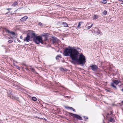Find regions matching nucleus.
I'll return each instance as SVG.
<instances>
[{
	"label": "nucleus",
	"instance_id": "nucleus-1",
	"mask_svg": "<svg viewBox=\"0 0 123 123\" xmlns=\"http://www.w3.org/2000/svg\"><path fill=\"white\" fill-rule=\"evenodd\" d=\"M64 53L65 55L70 56L72 60V63L74 64L79 63L83 64L86 62V58L83 55L79 52L74 49H66Z\"/></svg>",
	"mask_w": 123,
	"mask_h": 123
},
{
	"label": "nucleus",
	"instance_id": "nucleus-2",
	"mask_svg": "<svg viewBox=\"0 0 123 123\" xmlns=\"http://www.w3.org/2000/svg\"><path fill=\"white\" fill-rule=\"evenodd\" d=\"M34 41L37 44H38L40 43H43L42 38L41 37L39 36L34 37L33 38Z\"/></svg>",
	"mask_w": 123,
	"mask_h": 123
},
{
	"label": "nucleus",
	"instance_id": "nucleus-3",
	"mask_svg": "<svg viewBox=\"0 0 123 123\" xmlns=\"http://www.w3.org/2000/svg\"><path fill=\"white\" fill-rule=\"evenodd\" d=\"M28 36H29L30 37L32 38L33 37H35V33L33 31H31L27 34Z\"/></svg>",
	"mask_w": 123,
	"mask_h": 123
},
{
	"label": "nucleus",
	"instance_id": "nucleus-4",
	"mask_svg": "<svg viewBox=\"0 0 123 123\" xmlns=\"http://www.w3.org/2000/svg\"><path fill=\"white\" fill-rule=\"evenodd\" d=\"M90 67L91 68V69L93 71H96L98 68V66L92 64Z\"/></svg>",
	"mask_w": 123,
	"mask_h": 123
},
{
	"label": "nucleus",
	"instance_id": "nucleus-5",
	"mask_svg": "<svg viewBox=\"0 0 123 123\" xmlns=\"http://www.w3.org/2000/svg\"><path fill=\"white\" fill-rule=\"evenodd\" d=\"M30 37L28 36V35H27V36L25 37V38L24 39V41H26L27 42H29L30 40Z\"/></svg>",
	"mask_w": 123,
	"mask_h": 123
},
{
	"label": "nucleus",
	"instance_id": "nucleus-6",
	"mask_svg": "<svg viewBox=\"0 0 123 123\" xmlns=\"http://www.w3.org/2000/svg\"><path fill=\"white\" fill-rule=\"evenodd\" d=\"M28 18V17L27 16H25L22 18L20 20L22 21H26V20Z\"/></svg>",
	"mask_w": 123,
	"mask_h": 123
},
{
	"label": "nucleus",
	"instance_id": "nucleus-7",
	"mask_svg": "<svg viewBox=\"0 0 123 123\" xmlns=\"http://www.w3.org/2000/svg\"><path fill=\"white\" fill-rule=\"evenodd\" d=\"M74 117L80 120H81V117L78 115L76 114L75 115H74Z\"/></svg>",
	"mask_w": 123,
	"mask_h": 123
},
{
	"label": "nucleus",
	"instance_id": "nucleus-8",
	"mask_svg": "<svg viewBox=\"0 0 123 123\" xmlns=\"http://www.w3.org/2000/svg\"><path fill=\"white\" fill-rule=\"evenodd\" d=\"M110 122H112L114 123L115 122V121L114 118H112V117H110V119L109 120Z\"/></svg>",
	"mask_w": 123,
	"mask_h": 123
},
{
	"label": "nucleus",
	"instance_id": "nucleus-9",
	"mask_svg": "<svg viewBox=\"0 0 123 123\" xmlns=\"http://www.w3.org/2000/svg\"><path fill=\"white\" fill-rule=\"evenodd\" d=\"M62 24L64 26V27H66L68 26V24L66 22H62Z\"/></svg>",
	"mask_w": 123,
	"mask_h": 123
},
{
	"label": "nucleus",
	"instance_id": "nucleus-10",
	"mask_svg": "<svg viewBox=\"0 0 123 123\" xmlns=\"http://www.w3.org/2000/svg\"><path fill=\"white\" fill-rule=\"evenodd\" d=\"M17 1L15 2L11 6L16 7L17 6Z\"/></svg>",
	"mask_w": 123,
	"mask_h": 123
},
{
	"label": "nucleus",
	"instance_id": "nucleus-11",
	"mask_svg": "<svg viewBox=\"0 0 123 123\" xmlns=\"http://www.w3.org/2000/svg\"><path fill=\"white\" fill-rule=\"evenodd\" d=\"M97 35H98L99 34H103L100 31H99L98 30L96 32V33Z\"/></svg>",
	"mask_w": 123,
	"mask_h": 123
},
{
	"label": "nucleus",
	"instance_id": "nucleus-12",
	"mask_svg": "<svg viewBox=\"0 0 123 123\" xmlns=\"http://www.w3.org/2000/svg\"><path fill=\"white\" fill-rule=\"evenodd\" d=\"M113 83L117 85L119 83V82L117 80H114L113 81Z\"/></svg>",
	"mask_w": 123,
	"mask_h": 123
},
{
	"label": "nucleus",
	"instance_id": "nucleus-13",
	"mask_svg": "<svg viewBox=\"0 0 123 123\" xmlns=\"http://www.w3.org/2000/svg\"><path fill=\"white\" fill-rule=\"evenodd\" d=\"M111 85L112 87H113L114 88H116V86H115V85L114 84V83H112L111 84Z\"/></svg>",
	"mask_w": 123,
	"mask_h": 123
},
{
	"label": "nucleus",
	"instance_id": "nucleus-14",
	"mask_svg": "<svg viewBox=\"0 0 123 123\" xmlns=\"http://www.w3.org/2000/svg\"><path fill=\"white\" fill-rule=\"evenodd\" d=\"M29 69L31 71L34 73H35V70L33 68H29Z\"/></svg>",
	"mask_w": 123,
	"mask_h": 123
},
{
	"label": "nucleus",
	"instance_id": "nucleus-15",
	"mask_svg": "<svg viewBox=\"0 0 123 123\" xmlns=\"http://www.w3.org/2000/svg\"><path fill=\"white\" fill-rule=\"evenodd\" d=\"M61 57V55H58L56 57V59H59V57Z\"/></svg>",
	"mask_w": 123,
	"mask_h": 123
},
{
	"label": "nucleus",
	"instance_id": "nucleus-16",
	"mask_svg": "<svg viewBox=\"0 0 123 123\" xmlns=\"http://www.w3.org/2000/svg\"><path fill=\"white\" fill-rule=\"evenodd\" d=\"M98 16L97 15H95L94 16L93 18L95 19H96L98 18Z\"/></svg>",
	"mask_w": 123,
	"mask_h": 123
},
{
	"label": "nucleus",
	"instance_id": "nucleus-17",
	"mask_svg": "<svg viewBox=\"0 0 123 123\" xmlns=\"http://www.w3.org/2000/svg\"><path fill=\"white\" fill-rule=\"evenodd\" d=\"M32 99L34 101H35L37 100V98L35 97H33L32 98Z\"/></svg>",
	"mask_w": 123,
	"mask_h": 123
},
{
	"label": "nucleus",
	"instance_id": "nucleus-18",
	"mask_svg": "<svg viewBox=\"0 0 123 123\" xmlns=\"http://www.w3.org/2000/svg\"><path fill=\"white\" fill-rule=\"evenodd\" d=\"M57 40V38H54L53 39V42L54 43Z\"/></svg>",
	"mask_w": 123,
	"mask_h": 123
},
{
	"label": "nucleus",
	"instance_id": "nucleus-19",
	"mask_svg": "<svg viewBox=\"0 0 123 123\" xmlns=\"http://www.w3.org/2000/svg\"><path fill=\"white\" fill-rule=\"evenodd\" d=\"M107 2V1L106 0H103L102 2L104 4H106Z\"/></svg>",
	"mask_w": 123,
	"mask_h": 123
},
{
	"label": "nucleus",
	"instance_id": "nucleus-20",
	"mask_svg": "<svg viewBox=\"0 0 123 123\" xmlns=\"http://www.w3.org/2000/svg\"><path fill=\"white\" fill-rule=\"evenodd\" d=\"M66 108L67 109H70L71 110H72L73 109V108L72 107H66Z\"/></svg>",
	"mask_w": 123,
	"mask_h": 123
},
{
	"label": "nucleus",
	"instance_id": "nucleus-21",
	"mask_svg": "<svg viewBox=\"0 0 123 123\" xmlns=\"http://www.w3.org/2000/svg\"><path fill=\"white\" fill-rule=\"evenodd\" d=\"M66 108L67 109H70L71 110H72L73 109V108L72 107H66Z\"/></svg>",
	"mask_w": 123,
	"mask_h": 123
},
{
	"label": "nucleus",
	"instance_id": "nucleus-22",
	"mask_svg": "<svg viewBox=\"0 0 123 123\" xmlns=\"http://www.w3.org/2000/svg\"><path fill=\"white\" fill-rule=\"evenodd\" d=\"M81 22H80L79 24H78V25L77 26V28H80V23H81Z\"/></svg>",
	"mask_w": 123,
	"mask_h": 123
},
{
	"label": "nucleus",
	"instance_id": "nucleus-23",
	"mask_svg": "<svg viewBox=\"0 0 123 123\" xmlns=\"http://www.w3.org/2000/svg\"><path fill=\"white\" fill-rule=\"evenodd\" d=\"M107 13V12L106 11H105L103 12V14L106 15Z\"/></svg>",
	"mask_w": 123,
	"mask_h": 123
},
{
	"label": "nucleus",
	"instance_id": "nucleus-24",
	"mask_svg": "<svg viewBox=\"0 0 123 123\" xmlns=\"http://www.w3.org/2000/svg\"><path fill=\"white\" fill-rule=\"evenodd\" d=\"M69 114L72 116H73L74 117V115H75V114H74L73 113H70Z\"/></svg>",
	"mask_w": 123,
	"mask_h": 123
},
{
	"label": "nucleus",
	"instance_id": "nucleus-25",
	"mask_svg": "<svg viewBox=\"0 0 123 123\" xmlns=\"http://www.w3.org/2000/svg\"><path fill=\"white\" fill-rule=\"evenodd\" d=\"M92 27V26H89L87 27L88 29H89Z\"/></svg>",
	"mask_w": 123,
	"mask_h": 123
},
{
	"label": "nucleus",
	"instance_id": "nucleus-26",
	"mask_svg": "<svg viewBox=\"0 0 123 123\" xmlns=\"http://www.w3.org/2000/svg\"><path fill=\"white\" fill-rule=\"evenodd\" d=\"M39 24L40 25V26H41V25L42 24V23L41 22H39Z\"/></svg>",
	"mask_w": 123,
	"mask_h": 123
},
{
	"label": "nucleus",
	"instance_id": "nucleus-27",
	"mask_svg": "<svg viewBox=\"0 0 123 123\" xmlns=\"http://www.w3.org/2000/svg\"><path fill=\"white\" fill-rule=\"evenodd\" d=\"M6 31V32H8L9 33H10V31H9V30H7Z\"/></svg>",
	"mask_w": 123,
	"mask_h": 123
},
{
	"label": "nucleus",
	"instance_id": "nucleus-28",
	"mask_svg": "<svg viewBox=\"0 0 123 123\" xmlns=\"http://www.w3.org/2000/svg\"><path fill=\"white\" fill-rule=\"evenodd\" d=\"M84 118H85V119H88V118L87 117H86V116H84Z\"/></svg>",
	"mask_w": 123,
	"mask_h": 123
},
{
	"label": "nucleus",
	"instance_id": "nucleus-29",
	"mask_svg": "<svg viewBox=\"0 0 123 123\" xmlns=\"http://www.w3.org/2000/svg\"><path fill=\"white\" fill-rule=\"evenodd\" d=\"M11 34H12L13 35H15V33L14 32H12L11 33Z\"/></svg>",
	"mask_w": 123,
	"mask_h": 123
},
{
	"label": "nucleus",
	"instance_id": "nucleus-30",
	"mask_svg": "<svg viewBox=\"0 0 123 123\" xmlns=\"http://www.w3.org/2000/svg\"><path fill=\"white\" fill-rule=\"evenodd\" d=\"M11 8H8V9H6L8 11L10 10H11Z\"/></svg>",
	"mask_w": 123,
	"mask_h": 123
},
{
	"label": "nucleus",
	"instance_id": "nucleus-31",
	"mask_svg": "<svg viewBox=\"0 0 123 123\" xmlns=\"http://www.w3.org/2000/svg\"><path fill=\"white\" fill-rule=\"evenodd\" d=\"M36 118H38V119H43L42 118H39V117H36Z\"/></svg>",
	"mask_w": 123,
	"mask_h": 123
},
{
	"label": "nucleus",
	"instance_id": "nucleus-32",
	"mask_svg": "<svg viewBox=\"0 0 123 123\" xmlns=\"http://www.w3.org/2000/svg\"><path fill=\"white\" fill-rule=\"evenodd\" d=\"M72 110L74 111H75V110L74 109H73H73H72Z\"/></svg>",
	"mask_w": 123,
	"mask_h": 123
},
{
	"label": "nucleus",
	"instance_id": "nucleus-33",
	"mask_svg": "<svg viewBox=\"0 0 123 123\" xmlns=\"http://www.w3.org/2000/svg\"><path fill=\"white\" fill-rule=\"evenodd\" d=\"M65 97H66V98L67 97L68 98L69 97H69L68 96H66Z\"/></svg>",
	"mask_w": 123,
	"mask_h": 123
},
{
	"label": "nucleus",
	"instance_id": "nucleus-34",
	"mask_svg": "<svg viewBox=\"0 0 123 123\" xmlns=\"http://www.w3.org/2000/svg\"><path fill=\"white\" fill-rule=\"evenodd\" d=\"M93 24H92L91 25V26H92V25H93Z\"/></svg>",
	"mask_w": 123,
	"mask_h": 123
},
{
	"label": "nucleus",
	"instance_id": "nucleus-35",
	"mask_svg": "<svg viewBox=\"0 0 123 123\" xmlns=\"http://www.w3.org/2000/svg\"><path fill=\"white\" fill-rule=\"evenodd\" d=\"M122 91L123 92V88L122 89Z\"/></svg>",
	"mask_w": 123,
	"mask_h": 123
},
{
	"label": "nucleus",
	"instance_id": "nucleus-36",
	"mask_svg": "<svg viewBox=\"0 0 123 123\" xmlns=\"http://www.w3.org/2000/svg\"><path fill=\"white\" fill-rule=\"evenodd\" d=\"M109 115V114H107V116H108V115Z\"/></svg>",
	"mask_w": 123,
	"mask_h": 123
},
{
	"label": "nucleus",
	"instance_id": "nucleus-37",
	"mask_svg": "<svg viewBox=\"0 0 123 123\" xmlns=\"http://www.w3.org/2000/svg\"><path fill=\"white\" fill-rule=\"evenodd\" d=\"M111 114H112V113L111 112Z\"/></svg>",
	"mask_w": 123,
	"mask_h": 123
},
{
	"label": "nucleus",
	"instance_id": "nucleus-38",
	"mask_svg": "<svg viewBox=\"0 0 123 123\" xmlns=\"http://www.w3.org/2000/svg\"><path fill=\"white\" fill-rule=\"evenodd\" d=\"M22 37H20V38H22Z\"/></svg>",
	"mask_w": 123,
	"mask_h": 123
},
{
	"label": "nucleus",
	"instance_id": "nucleus-39",
	"mask_svg": "<svg viewBox=\"0 0 123 123\" xmlns=\"http://www.w3.org/2000/svg\"><path fill=\"white\" fill-rule=\"evenodd\" d=\"M121 4H123V3H121Z\"/></svg>",
	"mask_w": 123,
	"mask_h": 123
},
{
	"label": "nucleus",
	"instance_id": "nucleus-40",
	"mask_svg": "<svg viewBox=\"0 0 123 123\" xmlns=\"http://www.w3.org/2000/svg\"><path fill=\"white\" fill-rule=\"evenodd\" d=\"M122 103H123V101H122Z\"/></svg>",
	"mask_w": 123,
	"mask_h": 123
},
{
	"label": "nucleus",
	"instance_id": "nucleus-41",
	"mask_svg": "<svg viewBox=\"0 0 123 123\" xmlns=\"http://www.w3.org/2000/svg\"><path fill=\"white\" fill-rule=\"evenodd\" d=\"M19 41L20 42V41L19 40Z\"/></svg>",
	"mask_w": 123,
	"mask_h": 123
}]
</instances>
